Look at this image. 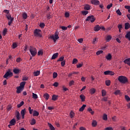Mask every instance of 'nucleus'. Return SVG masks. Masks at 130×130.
Listing matches in <instances>:
<instances>
[{
	"label": "nucleus",
	"mask_w": 130,
	"mask_h": 130,
	"mask_svg": "<svg viewBox=\"0 0 130 130\" xmlns=\"http://www.w3.org/2000/svg\"><path fill=\"white\" fill-rule=\"evenodd\" d=\"M118 80L119 82H120V83H121V84H125L126 83H127V82H128L127 78L123 76H119L118 78Z\"/></svg>",
	"instance_id": "obj_1"
},
{
	"label": "nucleus",
	"mask_w": 130,
	"mask_h": 130,
	"mask_svg": "<svg viewBox=\"0 0 130 130\" xmlns=\"http://www.w3.org/2000/svg\"><path fill=\"white\" fill-rule=\"evenodd\" d=\"M29 51L32 57L37 54V49L32 46L29 47Z\"/></svg>",
	"instance_id": "obj_2"
},
{
	"label": "nucleus",
	"mask_w": 130,
	"mask_h": 130,
	"mask_svg": "<svg viewBox=\"0 0 130 130\" xmlns=\"http://www.w3.org/2000/svg\"><path fill=\"white\" fill-rule=\"evenodd\" d=\"M59 34V32L58 31L56 30L54 35H52L50 36L51 39H52L54 41V42H56V40L59 38V37H58V35Z\"/></svg>",
	"instance_id": "obj_3"
},
{
	"label": "nucleus",
	"mask_w": 130,
	"mask_h": 130,
	"mask_svg": "<svg viewBox=\"0 0 130 130\" xmlns=\"http://www.w3.org/2000/svg\"><path fill=\"white\" fill-rule=\"evenodd\" d=\"M96 20V18L94 16L91 15L88 16L86 19V21L87 22H91V23H94L95 22V20Z\"/></svg>",
	"instance_id": "obj_4"
},
{
	"label": "nucleus",
	"mask_w": 130,
	"mask_h": 130,
	"mask_svg": "<svg viewBox=\"0 0 130 130\" xmlns=\"http://www.w3.org/2000/svg\"><path fill=\"white\" fill-rule=\"evenodd\" d=\"M34 34L35 36H36L37 37H42L41 30L39 29H36L34 31Z\"/></svg>",
	"instance_id": "obj_5"
},
{
	"label": "nucleus",
	"mask_w": 130,
	"mask_h": 130,
	"mask_svg": "<svg viewBox=\"0 0 130 130\" xmlns=\"http://www.w3.org/2000/svg\"><path fill=\"white\" fill-rule=\"evenodd\" d=\"M4 78L5 79H8V78H11V77H13V72H11L10 71L7 72L4 75Z\"/></svg>",
	"instance_id": "obj_6"
},
{
	"label": "nucleus",
	"mask_w": 130,
	"mask_h": 130,
	"mask_svg": "<svg viewBox=\"0 0 130 130\" xmlns=\"http://www.w3.org/2000/svg\"><path fill=\"white\" fill-rule=\"evenodd\" d=\"M90 3L92 5H94V6H99L100 5V2L98 0H91Z\"/></svg>",
	"instance_id": "obj_7"
},
{
	"label": "nucleus",
	"mask_w": 130,
	"mask_h": 130,
	"mask_svg": "<svg viewBox=\"0 0 130 130\" xmlns=\"http://www.w3.org/2000/svg\"><path fill=\"white\" fill-rule=\"evenodd\" d=\"M104 75H106V76L110 75V76H114V73L112 71H106L104 72Z\"/></svg>",
	"instance_id": "obj_8"
},
{
	"label": "nucleus",
	"mask_w": 130,
	"mask_h": 130,
	"mask_svg": "<svg viewBox=\"0 0 130 130\" xmlns=\"http://www.w3.org/2000/svg\"><path fill=\"white\" fill-rule=\"evenodd\" d=\"M16 124V119L13 118L10 121V124L9 126H12L13 125H15Z\"/></svg>",
	"instance_id": "obj_9"
},
{
	"label": "nucleus",
	"mask_w": 130,
	"mask_h": 130,
	"mask_svg": "<svg viewBox=\"0 0 130 130\" xmlns=\"http://www.w3.org/2000/svg\"><path fill=\"white\" fill-rule=\"evenodd\" d=\"M25 113H26V109H24L21 111V114L22 119H24V118H25Z\"/></svg>",
	"instance_id": "obj_10"
},
{
	"label": "nucleus",
	"mask_w": 130,
	"mask_h": 130,
	"mask_svg": "<svg viewBox=\"0 0 130 130\" xmlns=\"http://www.w3.org/2000/svg\"><path fill=\"white\" fill-rule=\"evenodd\" d=\"M16 89H17L16 93L17 94H20V93H21V92H22V91L24 90V89H23L22 87H20V86L17 87Z\"/></svg>",
	"instance_id": "obj_11"
},
{
	"label": "nucleus",
	"mask_w": 130,
	"mask_h": 130,
	"mask_svg": "<svg viewBox=\"0 0 130 130\" xmlns=\"http://www.w3.org/2000/svg\"><path fill=\"white\" fill-rule=\"evenodd\" d=\"M20 72H21V70H20V69H18L17 68L13 69V73H14L15 74V75L20 74Z\"/></svg>",
	"instance_id": "obj_12"
},
{
	"label": "nucleus",
	"mask_w": 130,
	"mask_h": 130,
	"mask_svg": "<svg viewBox=\"0 0 130 130\" xmlns=\"http://www.w3.org/2000/svg\"><path fill=\"white\" fill-rule=\"evenodd\" d=\"M106 59H107V60H111L112 58V56L111 55V54H108V55L106 56Z\"/></svg>",
	"instance_id": "obj_13"
},
{
	"label": "nucleus",
	"mask_w": 130,
	"mask_h": 130,
	"mask_svg": "<svg viewBox=\"0 0 130 130\" xmlns=\"http://www.w3.org/2000/svg\"><path fill=\"white\" fill-rule=\"evenodd\" d=\"M26 84V82L25 81H23V82H22L20 83V86L19 87L20 88H22V89H24V88H25V85Z\"/></svg>",
	"instance_id": "obj_14"
},
{
	"label": "nucleus",
	"mask_w": 130,
	"mask_h": 130,
	"mask_svg": "<svg viewBox=\"0 0 130 130\" xmlns=\"http://www.w3.org/2000/svg\"><path fill=\"white\" fill-rule=\"evenodd\" d=\"M80 98L82 102H84L85 99H86V96L84 94H81L80 95Z\"/></svg>",
	"instance_id": "obj_15"
},
{
	"label": "nucleus",
	"mask_w": 130,
	"mask_h": 130,
	"mask_svg": "<svg viewBox=\"0 0 130 130\" xmlns=\"http://www.w3.org/2000/svg\"><path fill=\"white\" fill-rule=\"evenodd\" d=\"M124 63H126L128 66H130V58H127L123 61Z\"/></svg>",
	"instance_id": "obj_16"
},
{
	"label": "nucleus",
	"mask_w": 130,
	"mask_h": 130,
	"mask_svg": "<svg viewBox=\"0 0 130 130\" xmlns=\"http://www.w3.org/2000/svg\"><path fill=\"white\" fill-rule=\"evenodd\" d=\"M58 56V53H55L51 57V59H55Z\"/></svg>",
	"instance_id": "obj_17"
},
{
	"label": "nucleus",
	"mask_w": 130,
	"mask_h": 130,
	"mask_svg": "<svg viewBox=\"0 0 130 130\" xmlns=\"http://www.w3.org/2000/svg\"><path fill=\"white\" fill-rule=\"evenodd\" d=\"M111 39H112V37H111V36H110V35H108V36H107V37L106 38V40L107 42H109V41H110V40H111Z\"/></svg>",
	"instance_id": "obj_18"
},
{
	"label": "nucleus",
	"mask_w": 130,
	"mask_h": 130,
	"mask_svg": "<svg viewBox=\"0 0 130 130\" xmlns=\"http://www.w3.org/2000/svg\"><path fill=\"white\" fill-rule=\"evenodd\" d=\"M43 97L46 100H48V99H49V94L47 93H46L44 94Z\"/></svg>",
	"instance_id": "obj_19"
},
{
	"label": "nucleus",
	"mask_w": 130,
	"mask_h": 130,
	"mask_svg": "<svg viewBox=\"0 0 130 130\" xmlns=\"http://www.w3.org/2000/svg\"><path fill=\"white\" fill-rule=\"evenodd\" d=\"M130 28V24L128 22H126L125 23V30H127L128 29H129Z\"/></svg>",
	"instance_id": "obj_20"
},
{
	"label": "nucleus",
	"mask_w": 130,
	"mask_h": 130,
	"mask_svg": "<svg viewBox=\"0 0 130 130\" xmlns=\"http://www.w3.org/2000/svg\"><path fill=\"white\" fill-rule=\"evenodd\" d=\"M84 10H86V11H89V10H91V6L89 5H86L84 7Z\"/></svg>",
	"instance_id": "obj_21"
},
{
	"label": "nucleus",
	"mask_w": 130,
	"mask_h": 130,
	"mask_svg": "<svg viewBox=\"0 0 130 130\" xmlns=\"http://www.w3.org/2000/svg\"><path fill=\"white\" fill-rule=\"evenodd\" d=\"M48 126H49V127H50V129L51 130H55V128H54L53 125H52V124H51V123H48Z\"/></svg>",
	"instance_id": "obj_22"
},
{
	"label": "nucleus",
	"mask_w": 130,
	"mask_h": 130,
	"mask_svg": "<svg viewBox=\"0 0 130 130\" xmlns=\"http://www.w3.org/2000/svg\"><path fill=\"white\" fill-rule=\"evenodd\" d=\"M125 38L128 39V40L130 41V31L126 33V35L125 36Z\"/></svg>",
	"instance_id": "obj_23"
},
{
	"label": "nucleus",
	"mask_w": 130,
	"mask_h": 130,
	"mask_svg": "<svg viewBox=\"0 0 130 130\" xmlns=\"http://www.w3.org/2000/svg\"><path fill=\"white\" fill-rule=\"evenodd\" d=\"M32 115L34 116H38V115H39V112L36 110H34L32 113Z\"/></svg>",
	"instance_id": "obj_24"
},
{
	"label": "nucleus",
	"mask_w": 130,
	"mask_h": 130,
	"mask_svg": "<svg viewBox=\"0 0 130 130\" xmlns=\"http://www.w3.org/2000/svg\"><path fill=\"white\" fill-rule=\"evenodd\" d=\"M100 30V26L99 25H96L94 27V30L95 31H99Z\"/></svg>",
	"instance_id": "obj_25"
},
{
	"label": "nucleus",
	"mask_w": 130,
	"mask_h": 130,
	"mask_svg": "<svg viewBox=\"0 0 130 130\" xmlns=\"http://www.w3.org/2000/svg\"><path fill=\"white\" fill-rule=\"evenodd\" d=\"M34 75L35 77H38V76H39L40 75V71H37L36 72H34Z\"/></svg>",
	"instance_id": "obj_26"
},
{
	"label": "nucleus",
	"mask_w": 130,
	"mask_h": 130,
	"mask_svg": "<svg viewBox=\"0 0 130 130\" xmlns=\"http://www.w3.org/2000/svg\"><path fill=\"white\" fill-rule=\"evenodd\" d=\"M57 97L58 96L56 95H53L52 96V100H53V101H56V100H57Z\"/></svg>",
	"instance_id": "obj_27"
},
{
	"label": "nucleus",
	"mask_w": 130,
	"mask_h": 130,
	"mask_svg": "<svg viewBox=\"0 0 130 130\" xmlns=\"http://www.w3.org/2000/svg\"><path fill=\"white\" fill-rule=\"evenodd\" d=\"M118 29H119V32L120 33L121 32V29H122V24H118Z\"/></svg>",
	"instance_id": "obj_28"
},
{
	"label": "nucleus",
	"mask_w": 130,
	"mask_h": 130,
	"mask_svg": "<svg viewBox=\"0 0 130 130\" xmlns=\"http://www.w3.org/2000/svg\"><path fill=\"white\" fill-rule=\"evenodd\" d=\"M16 118L17 120H20V113L18 111H16Z\"/></svg>",
	"instance_id": "obj_29"
},
{
	"label": "nucleus",
	"mask_w": 130,
	"mask_h": 130,
	"mask_svg": "<svg viewBox=\"0 0 130 130\" xmlns=\"http://www.w3.org/2000/svg\"><path fill=\"white\" fill-rule=\"evenodd\" d=\"M96 92V90L94 89V88H91L90 90V93L91 95H93V94H95V92Z\"/></svg>",
	"instance_id": "obj_30"
},
{
	"label": "nucleus",
	"mask_w": 130,
	"mask_h": 130,
	"mask_svg": "<svg viewBox=\"0 0 130 130\" xmlns=\"http://www.w3.org/2000/svg\"><path fill=\"white\" fill-rule=\"evenodd\" d=\"M86 107V105H83L79 109V111H84Z\"/></svg>",
	"instance_id": "obj_31"
},
{
	"label": "nucleus",
	"mask_w": 130,
	"mask_h": 130,
	"mask_svg": "<svg viewBox=\"0 0 130 130\" xmlns=\"http://www.w3.org/2000/svg\"><path fill=\"white\" fill-rule=\"evenodd\" d=\"M24 104V101H22L20 103V104H18L17 105V108H20V107H22Z\"/></svg>",
	"instance_id": "obj_32"
},
{
	"label": "nucleus",
	"mask_w": 130,
	"mask_h": 130,
	"mask_svg": "<svg viewBox=\"0 0 130 130\" xmlns=\"http://www.w3.org/2000/svg\"><path fill=\"white\" fill-rule=\"evenodd\" d=\"M111 83V82L109 80H107L105 81V84H106V86H110Z\"/></svg>",
	"instance_id": "obj_33"
},
{
	"label": "nucleus",
	"mask_w": 130,
	"mask_h": 130,
	"mask_svg": "<svg viewBox=\"0 0 130 130\" xmlns=\"http://www.w3.org/2000/svg\"><path fill=\"white\" fill-rule=\"evenodd\" d=\"M102 96H103V97H104V96H106V91L104 89H103L102 90Z\"/></svg>",
	"instance_id": "obj_34"
},
{
	"label": "nucleus",
	"mask_w": 130,
	"mask_h": 130,
	"mask_svg": "<svg viewBox=\"0 0 130 130\" xmlns=\"http://www.w3.org/2000/svg\"><path fill=\"white\" fill-rule=\"evenodd\" d=\"M92 125L94 127L97 125V121L96 120H93L92 122Z\"/></svg>",
	"instance_id": "obj_35"
},
{
	"label": "nucleus",
	"mask_w": 130,
	"mask_h": 130,
	"mask_svg": "<svg viewBox=\"0 0 130 130\" xmlns=\"http://www.w3.org/2000/svg\"><path fill=\"white\" fill-rule=\"evenodd\" d=\"M103 120H107V119H108L107 114H103Z\"/></svg>",
	"instance_id": "obj_36"
},
{
	"label": "nucleus",
	"mask_w": 130,
	"mask_h": 130,
	"mask_svg": "<svg viewBox=\"0 0 130 130\" xmlns=\"http://www.w3.org/2000/svg\"><path fill=\"white\" fill-rule=\"evenodd\" d=\"M6 18H7V19L8 20H11L12 19H14L12 17V16H11V14H6Z\"/></svg>",
	"instance_id": "obj_37"
},
{
	"label": "nucleus",
	"mask_w": 130,
	"mask_h": 130,
	"mask_svg": "<svg viewBox=\"0 0 130 130\" xmlns=\"http://www.w3.org/2000/svg\"><path fill=\"white\" fill-rule=\"evenodd\" d=\"M87 111H89V112H90V113H91V114L92 115H93V114H94V111H93V110H92V109L91 108H88Z\"/></svg>",
	"instance_id": "obj_38"
},
{
	"label": "nucleus",
	"mask_w": 130,
	"mask_h": 130,
	"mask_svg": "<svg viewBox=\"0 0 130 130\" xmlns=\"http://www.w3.org/2000/svg\"><path fill=\"white\" fill-rule=\"evenodd\" d=\"M22 17H23V19H24V20H26V19H27V13H23V14H22Z\"/></svg>",
	"instance_id": "obj_39"
},
{
	"label": "nucleus",
	"mask_w": 130,
	"mask_h": 130,
	"mask_svg": "<svg viewBox=\"0 0 130 130\" xmlns=\"http://www.w3.org/2000/svg\"><path fill=\"white\" fill-rule=\"evenodd\" d=\"M36 123V120H35V119H32L30 122V124L31 125H34V124H35Z\"/></svg>",
	"instance_id": "obj_40"
},
{
	"label": "nucleus",
	"mask_w": 130,
	"mask_h": 130,
	"mask_svg": "<svg viewBox=\"0 0 130 130\" xmlns=\"http://www.w3.org/2000/svg\"><path fill=\"white\" fill-rule=\"evenodd\" d=\"M32 98L34 99H37V98H38V95L36 93H32Z\"/></svg>",
	"instance_id": "obj_41"
},
{
	"label": "nucleus",
	"mask_w": 130,
	"mask_h": 130,
	"mask_svg": "<svg viewBox=\"0 0 130 130\" xmlns=\"http://www.w3.org/2000/svg\"><path fill=\"white\" fill-rule=\"evenodd\" d=\"M98 41V38H95L93 39V40L92 41L93 44H96V43H97Z\"/></svg>",
	"instance_id": "obj_42"
},
{
	"label": "nucleus",
	"mask_w": 130,
	"mask_h": 130,
	"mask_svg": "<svg viewBox=\"0 0 130 130\" xmlns=\"http://www.w3.org/2000/svg\"><path fill=\"white\" fill-rule=\"evenodd\" d=\"M13 21H14V18L9 20V22H8L9 26H11V25H12V24L13 23Z\"/></svg>",
	"instance_id": "obj_43"
},
{
	"label": "nucleus",
	"mask_w": 130,
	"mask_h": 130,
	"mask_svg": "<svg viewBox=\"0 0 130 130\" xmlns=\"http://www.w3.org/2000/svg\"><path fill=\"white\" fill-rule=\"evenodd\" d=\"M63 59H64V56H62L60 57L57 60V61H63Z\"/></svg>",
	"instance_id": "obj_44"
},
{
	"label": "nucleus",
	"mask_w": 130,
	"mask_h": 130,
	"mask_svg": "<svg viewBox=\"0 0 130 130\" xmlns=\"http://www.w3.org/2000/svg\"><path fill=\"white\" fill-rule=\"evenodd\" d=\"M40 27L42 28V29H43L44 27H45V24L43 22H42L40 24Z\"/></svg>",
	"instance_id": "obj_45"
},
{
	"label": "nucleus",
	"mask_w": 130,
	"mask_h": 130,
	"mask_svg": "<svg viewBox=\"0 0 130 130\" xmlns=\"http://www.w3.org/2000/svg\"><path fill=\"white\" fill-rule=\"evenodd\" d=\"M114 94H115V95H119V94H120V90H116Z\"/></svg>",
	"instance_id": "obj_46"
},
{
	"label": "nucleus",
	"mask_w": 130,
	"mask_h": 130,
	"mask_svg": "<svg viewBox=\"0 0 130 130\" xmlns=\"http://www.w3.org/2000/svg\"><path fill=\"white\" fill-rule=\"evenodd\" d=\"M57 77V73L56 72H54L53 73V79H55V78Z\"/></svg>",
	"instance_id": "obj_47"
},
{
	"label": "nucleus",
	"mask_w": 130,
	"mask_h": 130,
	"mask_svg": "<svg viewBox=\"0 0 130 130\" xmlns=\"http://www.w3.org/2000/svg\"><path fill=\"white\" fill-rule=\"evenodd\" d=\"M124 8H125V9H126V10H128V13H130V6H125Z\"/></svg>",
	"instance_id": "obj_48"
},
{
	"label": "nucleus",
	"mask_w": 130,
	"mask_h": 130,
	"mask_svg": "<svg viewBox=\"0 0 130 130\" xmlns=\"http://www.w3.org/2000/svg\"><path fill=\"white\" fill-rule=\"evenodd\" d=\"M78 62V60L77 59H73L72 63L73 64H76Z\"/></svg>",
	"instance_id": "obj_49"
},
{
	"label": "nucleus",
	"mask_w": 130,
	"mask_h": 130,
	"mask_svg": "<svg viewBox=\"0 0 130 130\" xmlns=\"http://www.w3.org/2000/svg\"><path fill=\"white\" fill-rule=\"evenodd\" d=\"M38 55H43V51L40 50L38 52Z\"/></svg>",
	"instance_id": "obj_50"
},
{
	"label": "nucleus",
	"mask_w": 130,
	"mask_h": 130,
	"mask_svg": "<svg viewBox=\"0 0 130 130\" xmlns=\"http://www.w3.org/2000/svg\"><path fill=\"white\" fill-rule=\"evenodd\" d=\"M116 13L117 15H118L119 16H121V12H120V10H119V9H118L116 11Z\"/></svg>",
	"instance_id": "obj_51"
},
{
	"label": "nucleus",
	"mask_w": 130,
	"mask_h": 130,
	"mask_svg": "<svg viewBox=\"0 0 130 130\" xmlns=\"http://www.w3.org/2000/svg\"><path fill=\"white\" fill-rule=\"evenodd\" d=\"M101 53H103V51H102V50L98 51L96 52V54L97 55H99V54H101Z\"/></svg>",
	"instance_id": "obj_52"
},
{
	"label": "nucleus",
	"mask_w": 130,
	"mask_h": 130,
	"mask_svg": "<svg viewBox=\"0 0 130 130\" xmlns=\"http://www.w3.org/2000/svg\"><path fill=\"white\" fill-rule=\"evenodd\" d=\"M7 32H8V29L7 28H5L3 30V35L5 36L6 34H7Z\"/></svg>",
	"instance_id": "obj_53"
},
{
	"label": "nucleus",
	"mask_w": 130,
	"mask_h": 130,
	"mask_svg": "<svg viewBox=\"0 0 130 130\" xmlns=\"http://www.w3.org/2000/svg\"><path fill=\"white\" fill-rule=\"evenodd\" d=\"M61 67H63L64 66H66V60H63L61 62Z\"/></svg>",
	"instance_id": "obj_54"
},
{
	"label": "nucleus",
	"mask_w": 130,
	"mask_h": 130,
	"mask_svg": "<svg viewBox=\"0 0 130 130\" xmlns=\"http://www.w3.org/2000/svg\"><path fill=\"white\" fill-rule=\"evenodd\" d=\"M125 98L126 101H130V98L128 95H125Z\"/></svg>",
	"instance_id": "obj_55"
},
{
	"label": "nucleus",
	"mask_w": 130,
	"mask_h": 130,
	"mask_svg": "<svg viewBox=\"0 0 130 130\" xmlns=\"http://www.w3.org/2000/svg\"><path fill=\"white\" fill-rule=\"evenodd\" d=\"M17 46H18V45H17V44L16 43H14L13 44V49H15V48H16Z\"/></svg>",
	"instance_id": "obj_56"
},
{
	"label": "nucleus",
	"mask_w": 130,
	"mask_h": 130,
	"mask_svg": "<svg viewBox=\"0 0 130 130\" xmlns=\"http://www.w3.org/2000/svg\"><path fill=\"white\" fill-rule=\"evenodd\" d=\"M74 115H75V114L74 113V112H71L70 113V117H71V118H73V117H74Z\"/></svg>",
	"instance_id": "obj_57"
},
{
	"label": "nucleus",
	"mask_w": 130,
	"mask_h": 130,
	"mask_svg": "<svg viewBox=\"0 0 130 130\" xmlns=\"http://www.w3.org/2000/svg\"><path fill=\"white\" fill-rule=\"evenodd\" d=\"M60 28L62 29V30H64V31H66V30H67L68 29V27L66 26H61Z\"/></svg>",
	"instance_id": "obj_58"
},
{
	"label": "nucleus",
	"mask_w": 130,
	"mask_h": 130,
	"mask_svg": "<svg viewBox=\"0 0 130 130\" xmlns=\"http://www.w3.org/2000/svg\"><path fill=\"white\" fill-rule=\"evenodd\" d=\"M112 4H111L110 5H108L107 7V9H108V10H109V9H110L111 7H112Z\"/></svg>",
	"instance_id": "obj_59"
},
{
	"label": "nucleus",
	"mask_w": 130,
	"mask_h": 130,
	"mask_svg": "<svg viewBox=\"0 0 130 130\" xmlns=\"http://www.w3.org/2000/svg\"><path fill=\"white\" fill-rule=\"evenodd\" d=\"M65 17L66 18H69V17H70V13H69L68 12H66Z\"/></svg>",
	"instance_id": "obj_60"
},
{
	"label": "nucleus",
	"mask_w": 130,
	"mask_h": 130,
	"mask_svg": "<svg viewBox=\"0 0 130 130\" xmlns=\"http://www.w3.org/2000/svg\"><path fill=\"white\" fill-rule=\"evenodd\" d=\"M105 130H113L112 127H106Z\"/></svg>",
	"instance_id": "obj_61"
},
{
	"label": "nucleus",
	"mask_w": 130,
	"mask_h": 130,
	"mask_svg": "<svg viewBox=\"0 0 130 130\" xmlns=\"http://www.w3.org/2000/svg\"><path fill=\"white\" fill-rule=\"evenodd\" d=\"M77 67L78 68H82L83 67V63L78 64Z\"/></svg>",
	"instance_id": "obj_62"
},
{
	"label": "nucleus",
	"mask_w": 130,
	"mask_h": 130,
	"mask_svg": "<svg viewBox=\"0 0 130 130\" xmlns=\"http://www.w3.org/2000/svg\"><path fill=\"white\" fill-rule=\"evenodd\" d=\"M88 13H89V12H88V11H83L82 12V14H83V15H84V16H86V15H87Z\"/></svg>",
	"instance_id": "obj_63"
},
{
	"label": "nucleus",
	"mask_w": 130,
	"mask_h": 130,
	"mask_svg": "<svg viewBox=\"0 0 130 130\" xmlns=\"http://www.w3.org/2000/svg\"><path fill=\"white\" fill-rule=\"evenodd\" d=\"M79 129H80V130H87V129H86V128H85V127H83V126L80 127L79 128Z\"/></svg>",
	"instance_id": "obj_64"
}]
</instances>
